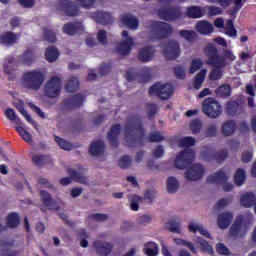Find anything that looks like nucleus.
<instances>
[{
    "mask_svg": "<svg viewBox=\"0 0 256 256\" xmlns=\"http://www.w3.org/2000/svg\"><path fill=\"white\" fill-rule=\"evenodd\" d=\"M145 126H143V120L141 116H132L129 121L124 125V137L129 147H137L145 145Z\"/></svg>",
    "mask_w": 256,
    "mask_h": 256,
    "instance_id": "1",
    "label": "nucleus"
},
{
    "mask_svg": "<svg viewBox=\"0 0 256 256\" xmlns=\"http://www.w3.org/2000/svg\"><path fill=\"white\" fill-rule=\"evenodd\" d=\"M205 53L207 57V65L215 67L211 70L209 79L210 81H219V79L223 77V71L221 69L227 67V61L225 60V57L219 55L217 47L211 44L205 48Z\"/></svg>",
    "mask_w": 256,
    "mask_h": 256,
    "instance_id": "2",
    "label": "nucleus"
},
{
    "mask_svg": "<svg viewBox=\"0 0 256 256\" xmlns=\"http://www.w3.org/2000/svg\"><path fill=\"white\" fill-rule=\"evenodd\" d=\"M44 81L45 74L39 70H31L22 75L23 87L29 91H39Z\"/></svg>",
    "mask_w": 256,
    "mask_h": 256,
    "instance_id": "3",
    "label": "nucleus"
},
{
    "mask_svg": "<svg viewBox=\"0 0 256 256\" xmlns=\"http://www.w3.org/2000/svg\"><path fill=\"white\" fill-rule=\"evenodd\" d=\"M150 31L155 39H169L173 35V26L167 22L151 21Z\"/></svg>",
    "mask_w": 256,
    "mask_h": 256,
    "instance_id": "4",
    "label": "nucleus"
},
{
    "mask_svg": "<svg viewBox=\"0 0 256 256\" xmlns=\"http://www.w3.org/2000/svg\"><path fill=\"white\" fill-rule=\"evenodd\" d=\"M202 111L210 119H217V117H221L223 107L215 98H206L202 103Z\"/></svg>",
    "mask_w": 256,
    "mask_h": 256,
    "instance_id": "5",
    "label": "nucleus"
},
{
    "mask_svg": "<svg viewBox=\"0 0 256 256\" xmlns=\"http://www.w3.org/2000/svg\"><path fill=\"white\" fill-rule=\"evenodd\" d=\"M148 93L151 96L155 95L156 97H159V99L167 101V99H171L173 93H175V89L173 88V85H171L170 83H156L149 88Z\"/></svg>",
    "mask_w": 256,
    "mask_h": 256,
    "instance_id": "6",
    "label": "nucleus"
},
{
    "mask_svg": "<svg viewBox=\"0 0 256 256\" xmlns=\"http://www.w3.org/2000/svg\"><path fill=\"white\" fill-rule=\"evenodd\" d=\"M86 171L87 170L83 167H80L78 170L68 169V174L70 175V177L61 178L60 184L67 186L71 185L72 181H75L76 183L87 185V183H89V179L85 175Z\"/></svg>",
    "mask_w": 256,
    "mask_h": 256,
    "instance_id": "7",
    "label": "nucleus"
},
{
    "mask_svg": "<svg viewBox=\"0 0 256 256\" xmlns=\"http://www.w3.org/2000/svg\"><path fill=\"white\" fill-rule=\"evenodd\" d=\"M158 17L162 21H177L183 17L181 7L177 5H170L165 8L158 9Z\"/></svg>",
    "mask_w": 256,
    "mask_h": 256,
    "instance_id": "8",
    "label": "nucleus"
},
{
    "mask_svg": "<svg viewBox=\"0 0 256 256\" xmlns=\"http://www.w3.org/2000/svg\"><path fill=\"white\" fill-rule=\"evenodd\" d=\"M44 95L48 99H57L61 95V78L52 76L44 86Z\"/></svg>",
    "mask_w": 256,
    "mask_h": 256,
    "instance_id": "9",
    "label": "nucleus"
},
{
    "mask_svg": "<svg viewBox=\"0 0 256 256\" xmlns=\"http://www.w3.org/2000/svg\"><path fill=\"white\" fill-rule=\"evenodd\" d=\"M195 161V152L191 149L183 150L179 153L174 161L176 169H187Z\"/></svg>",
    "mask_w": 256,
    "mask_h": 256,
    "instance_id": "10",
    "label": "nucleus"
},
{
    "mask_svg": "<svg viewBox=\"0 0 256 256\" xmlns=\"http://www.w3.org/2000/svg\"><path fill=\"white\" fill-rule=\"evenodd\" d=\"M201 157L204 161L223 163L229 157V152L226 149L215 151V148H207L201 152Z\"/></svg>",
    "mask_w": 256,
    "mask_h": 256,
    "instance_id": "11",
    "label": "nucleus"
},
{
    "mask_svg": "<svg viewBox=\"0 0 256 256\" xmlns=\"http://www.w3.org/2000/svg\"><path fill=\"white\" fill-rule=\"evenodd\" d=\"M164 57L167 61H175L181 55V48L179 42L170 40L164 44L163 48Z\"/></svg>",
    "mask_w": 256,
    "mask_h": 256,
    "instance_id": "12",
    "label": "nucleus"
},
{
    "mask_svg": "<svg viewBox=\"0 0 256 256\" xmlns=\"http://www.w3.org/2000/svg\"><path fill=\"white\" fill-rule=\"evenodd\" d=\"M229 180V177L223 170H219L215 172L214 174H211L207 177V183H222L224 184L223 190L226 193H229V191H233V184L227 183Z\"/></svg>",
    "mask_w": 256,
    "mask_h": 256,
    "instance_id": "13",
    "label": "nucleus"
},
{
    "mask_svg": "<svg viewBox=\"0 0 256 256\" xmlns=\"http://www.w3.org/2000/svg\"><path fill=\"white\" fill-rule=\"evenodd\" d=\"M58 9L65 14L66 17H77L80 13L79 6L71 0H59Z\"/></svg>",
    "mask_w": 256,
    "mask_h": 256,
    "instance_id": "14",
    "label": "nucleus"
},
{
    "mask_svg": "<svg viewBox=\"0 0 256 256\" xmlns=\"http://www.w3.org/2000/svg\"><path fill=\"white\" fill-rule=\"evenodd\" d=\"M87 99V96L78 93L76 95H71L63 100V105L65 109L73 110V109H79L80 107H83V104L85 103Z\"/></svg>",
    "mask_w": 256,
    "mask_h": 256,
    "instance_id": "15",
    "label": "nucleus"
},
{
    "mask_svg": "<svg viewBox=\"0 0 256 256\" xmlns=\"http://www.w3.org/2000/svg\"><path fill=\"white\" fill-rule=\"evenodd\" d=\"M205 175V168L201 164H193L191 168L186 171L187 181H199Z\"/></svg>",
    "mask_w": 256,
    "mask_h": 256,
    "instance_id": "16",
    "label": "nucleus"
},
{
    "mask_svg": "<svg viewBox=\"0 0 256 256\" xmlns=\"http://www.w3.org/2000/svg\"><path fill=\"white\" fill-rule=\"evenodd\" d=\"M232 237H245L247 226L243 224V215L238 216L230 228Z\"/></svg>",
    "mask_w": 256,
    "mask_h": 256,
    "instance_id": "17",
    "label": "nucleus"
},
{
    "mask_svg": "<svg viewBox=\"0 0 256 256\" xmlns=\"http://www.w3.org/2000/svg\"><path fill=\"white\" fill-rule=\"evenodd\" d=\"M40 201L49 209V211H59V209H61L59 203H57V201L51 197V194L45 190L40 191Z\"/></svg>",
    "mask_w": 256,
    "mask_h": 256,
    "instance_id": "18",
    "label": "nucleus"
},
{
    "mask_svg": "<svg viewBox=\"0 0 256 256\" xmlns=\"http://www.w3.org/2000/svg\"><path fill=\"white\" fill-rule=\"evenodd\" d=\"M119 135H121V124L113 125L108 132L107 139L111 147H119Z\"/></svg>",
    "mask_w": 256,
    "mask_h": 256,
    "instance_id": "19",
    "label": "nucleus"
},
{
    "mask_svg": "<svg viewBox=\"0 0 256 256\" xmlns=\"http://www.w3.org/2000/svg\"><path fill=\"white\" fill-rule=\"evenodd\" d=\"M93 247L97 255L107 256V255H111V251H113L114 246H113V243L97 240L93 243Z\"/></svg>",
    "mask_w": 256,
    "mask_h": 256,
    "instance_id": "20",
    "label": "nucleus"
},
{
    "mask_svg": "<svg viewBox=\"0 0 256 256\" xmlns=\"http://www.w3.org/2000/svg\"><path fill=\"white\" fill-rule=\"evenodd\" d=\"M63 33L70 36L79 35V33H83L84 28L81 22H68L64 24L62 28Z\"/></svg>",
    "mask_w": 256,
    "mask_h": 256,
    "instance_id": "21",
    "label": "nucleus"
},
{
    "mask_svg": "<svg viewBox=\"0 0 256 256\" xmlns=\"http://www.w3.org/2000/svg\"><path fill=\"white\" fill-rule=\"evenodd\" d=\"M92 18L96 23H99V25H111V23H113V16H111V13L109 12H94Z\"/></svg>",
    "mask_w": 256,
    "mask_h": 256,
    "instance_id": "22",
    "label": "nucleus"
},
{
    "mask_svg": "<svg viewBox=\"0 0 256 256\" xmlns=\"http://www.w3.org/2000/svg\"><path fill=\"white\" fill-rule=\"evenodd\" d=\"M19 37V34L7 31L0 35V43L1 45H5V47H11V45H15L19 41Z\"/></svg>",
    "mask_w": 256,
    "mask_h": 256,
    "instance_id": "23",
    "label": "nucleus"
},
{
    "mask_svg": "<svg viewBox=\"0 0 256 256\" xmlns=\"http://www.w3.org/2000/svg\"><path fill=\"white\" fill-rule=\"evenodd\" d=\"M0 246V256H19V251L11 250V247H15V241H1Z\"/></svg>",
    "mask_w": 256,
    "mask_h": 256,
    "instance_id": "24",
    "label": "nucleus"
},
{
    "mask_svg": "<svg viewBox=\"0 0 256 256\" xmlns=\"http://www.w3.org/2000/svg\"><path fill=\"white\" fill-rule=\"evenodd\" d=\"M185 15L188 19H201L205 17V10L204 7L192 5L186 8Z\"/></svg>",
    "mask_w": 256,
    "mask_h": 256,
    "instance_id": "25",
    "label": "nucleus"
},
{
    "mask_svg": "<svg viewBox=\"0 0 256 256\" xmlns=\"http://www.w3.org/2000/svg\"><path fill=\"white\" fill-rule=\"evenodd\" d=\"M153 57H155V49H153V46L143 47L138 54V59L142 61V63H149V61L153 60Z\"/></svg>",
    "mask_w": 256,
    "mask_h": 256,
    "instance_id": "26",
    "label": "nucleus"
},
{
    "mask_svg": "<svg viewBox=\"0 0 256 256\" xmlns=\"http://www.w3.org/2000/svg\"><path fill=\"white\" fill-rule=\"evenodd\" d=\"M241 109V103H239L237 100H232L226 103L225 113L228 115V117H236V115L241 113Z\"/></svg>",
    "mask_w": 256,
    "mask_h": 256,
    "instance_id": "27",
    "label": "nucleus"
},
{
    "mask_svg": "<svg viewBox=\"0 0 256 256\" xmlns=\"http://www.w3.org/2000/svg\"><path fill=\"white\" fill-rule=\"evenodd\" d=\"M134 45L133 38H128L117 44L116 51L119 55H129L131 53V49Z\"/></svg>",
    "mask_w": 256,
    "mask_h": 256,
    "instance_id": "28",
    "label": "nucleus"
},
{
    "mask_svg": "<svg viewBox=\"0 0 256 256\" xmlns=\"http://www.w3.org/2000/svg\"><path fill=\"white\" fill-rule=\"evenodd\" d=\"M120 23L128 29H137L139 27V20L132 15L124 14L120 17Z\"/></svg>",
    "mask_w": 256,
    "mask_h": 256,
    "instance_id": "29",
    "label": "nucleus"
},
{
    "mask_svg": "<svg viewBox=\"0 0 256 256\" xmlns=\"http://www.w3.org/2000/svg\"><path fill=\"white\" fill-rule=\"evenodd\" d=\"M213 29V24L207 20H200L196 23V31L200 33V35H211Z\"/></svg>",
    "mask_w": 256,
    "mask_h": 256,
    "instance_id": "30",
    "label": "nucleus"
},
{
    "mask_svg": "<svg viewBox=\"0 0 256 256\" xmlns=\"http://www.w3.org/2000/svg\"><path fill=\"white\" fill-rule=\"evenodd\" d=\"M237 131V122L234 120H227L221 126V133L224 137H231Z\"/></svg>",
    "mask_w": 256,
    "mask_h": 256,
    "instance_id": "31",
    "label": "nucleus"
},
{
    "mask_svg": "<svg viewBox=\"0 0 256 256\" xmlns=\"http://www.w3.org/2000/svg\"><path fill=\"white\" fill-rule=\"evenodd\" d=\"M104 152H105V142H103V140H97L91 143L89 148L90 155L99 157V155H103Z\"/></svg>",
    "mask_w": 256,
    "mask_h": 256,
    "instance_id": "32",
    "label": "nucleus"
},
{
    "mask_svg": "<svg viewBox=\"0 0 256 256\" xmlns=\"http://www.w3.org/2000/svg\"><path fill=\"white\" fill-rule=\"evenodd\" d=\"M233 221V213L224 212L218 216V227L220 229H227Z\"/></svg>",
    "mask_w": 256,
    "mask_h": 256,
    "instance_id": "33",
    "label": "nucleus"
},
{
    "mask_svg": "<svg viewBox=\"0 0 256 256\" xmlns=\"http://www.w3.org/2000/svg\"><path fill=\"white\" fill-rule=\"evenodd\" d=\"M240 203L242 207H246L247 209H249V207H253V205L256 203L255 193L247 192L246 194L242 195Z\"/></svg>",
    "mask_w": 256,
    "mask_h": 256,
    "instance_id": "34",
    "label": "nucleus"
},
{
    "mask_svg": "<svg viewBox=\"0 0 256 256\" xmlns=\"http://www.w3.org/2000/svg\"><path fill=\"white\" fill-rule=\"evenodd\" d=\"M32 162L34 163V165H36V167H43L51 163V156L34 154L32 155Z\"/></svg>",
    "mask_w": 256,
    "mask_h": 256,
    "instance_id": "35",
    "label": "nucleus"
},
{
    "mask_svg": "<svg viewBox=\"0 0 256 256\" xmlns=\"http://www.w3.org/2000/svg\"><path fill=\"white\" fill-rule=\"evenodd\" d=\"M21 223V217L17 212H12L8 214L6 218V224L10 229H17V226Z\"/></svg>",
    "mask_w": 256,
    "mask_h": 256,
    "instance_id": "36",
    "label": "nucleus"
},
{
    "mask_svg": "<svg viewBox=\"0 0 256 256\" xmlns=\"http://www.w3.org/2000/svg\"><path fill=\"white\" fill-rule=\"evenodd\" d=\"M188 230L190 231V233H197V231H198V233H200V235H203L207 239H211V234L207 231V229H205L201 225H197V224H194V223H189L188 224Z\"/></svg>",
    "mask_w": 256,
    "mask_h": 256,
    "instance_id": "37",
    "label": "nucleus"
},
{
    "mask_svg": "<svg viewBox=\"0 0 256 256\" xmlns=\"http://www.w3.org/2000/svg\"><path fill=\"white\" fill-rule=\"evenodd\" d=\"M45 57L48 63H55L59 59V50L55 46L49 47L46 49Z\"/></svg>",
    "mask_w": 256,
    "mask_h": 256,
    "instance_id": "38",
    "label": "nucleus"
},
{
    "mask_svg": "<svg viewBox=\"0 0 256 256\" xmlns=\"http://www.w3.org/2000/svg\"><path fill=\"white\" fill-rule=\"evenodd\" d=\"M79 89V79L71 76L66 83L65 90L67 93H75Z\"/></svg>",
    "mask_w": 256,
    "mask_h": 256,
    "instance_id": "39",
    "label": "nucleus"
},
{
    "mask_svg": "<svg viewBox=\"0 0 256 256\" xmlns=\"http://www.w3.org/2000/svg\"><path fill=\"white\" fill-rule=\"evenodd\" d=\"M144 252L147 256L159 255V246L155 242H148L144 245Z\"/></svg>",
    "mask_w": 256,
    "mask_h": 256,
    "instance_id": "40",
    "label": "nucleus"
},
{
    "mask_svg": "<svg viewBox=\"0 0 256 256\" xmlns=\"http://www.w3.org/2000/svg\"><path fill=\"white\" fill-rule=\"evenodd\" d=\"M20 59L23 65H31L35 59V52L32 49H28L20 55Z\"/></svg>",
    "mask_w": 256,
    "mask_h": 256,
    "instance_id": "41",
    "label": "nucleus"
},
{
    "mask_svg": "<svg viewBox=\"0 0 256 256\" xmlns=\"http://www.w3.org/2000/svg\"><path fill=\"white\" fill-rule=\"evenodd\" d=\"M207 14H208V17L223 15V9L217 6L207 5V6H204V15H207Z\"/></svg>",
    "mask_w": 256,
    "mask_h": 256,
    "instance_id": "42",
    "label": "nucleus"
},
{
    "mask_svg": "<svg viewBox=\"0 0 256 256\" xmlns=\"http://www.w3.org/2000/svg\"><path fill=\"white\" fill-rule=\"evenodd\" d=\"M216 95H218V97H222V99L231 97V86L228 84L221 85L216 89Z\"/></svg>",
    "mask_w": 256,
    "mask_h": 256,
    "instance_id": "43",
    "label": "nucleus"
},
{
    "mask_svg": "<svg viewBox=\"0 0 256 256\" xmlns=\"http://www.w3.org/2000/svg\"><path fill=\"white\" fill-rule=\"evenodd\" d=\"M245 179H247V175L245 174V170L239 168L236 170L234 174V182L238 187H241L243 183H245Z\"/></svg>",
    "mask_w": 256,
    "mask_h": 256,
    "instance_id": "44",
    "label": "nucleus"
},
{
    "mask_svg": "<svg viewBox=\"0 0 256 256\" xmlns=\"http://www.w3.org/2000/svg\"><path fill=\"white\" fill-rule=\"evenodd\" d=\"M205 75H207V70H201L194 78L193 87L196 90H199L205 81Z\"/></svg>",
    "mask_w": 256,
    "mask_h": 256,
    "instance_id": "45",
    "label": "nucleus"
},
{
    "mask_svg": "<svg viewBox=\"0 0 256 256\" xmlns=\"http://www.w3.org/2000/svg\"><path fill=\"white\" fill-rule=\"evenodd\" d=\"M174 242L176 245H180L181 247H187L189 251H191V253H193L194 255L197 254V249L195 248V244H193L192 242H188L181 238H175Z\"/></svg>",
    "mask_w": 256,
    "mask_h": 256,
    "instance_id": "46",
    "label": "nucleus"
},
{
    "mask_svg": "<svg viewBox=\"0 0 256 256\" xmlns=\"http://www.w3.org/2000/svg\"><path fill=\"white\" fill-rule=\"evenodd\" d=\"M179 190V181L175 177L171 176L167 179V191L168 193H177Z\"/></svg>",
    "mask_w": 256,
    "mask_h": 256,
    "instance_id": "47",
    "label": "nucleus"
},
{
    "mask_svg": "<svg viewBox=\"0 0 256 256\" xmlns=\"http://www.w3.org/2000/svg\"><path fill=\"white\" fill-rule=\"evenodd\" d=\"M180 37H183L188 43H193L197 39V33L193 30H181L179 32Z\"/></svg>",
    "mask_w": 256,
    "mask_h": 256,
    "instance_id": "48",
    "label": "nucleus"
},
{
    "mask_svg": "<svg viewBox=\"0 0 256 256\" xmlns=\"http://www.w3.org/2000/svg\"><path fill=\"white\" fill-rule=\"evenodd\" d=\"M145 139L148 143H161V141H165V137L159 131L150 133Z\"/></svg>",
    "mask_w": 256,
    "mask_h": 256,
    "instance_id": "49",
    "label": "nucleus"
},
{
    "mask_svg": "<svg viewBox=\"0 0 256 256\" xmlns=\"http://www.w3.org/2000/svg\"><path fill=\"white\" fill-rule=\"evenodd\" d=\"M15 129L17 133H19L20 137H22V139L26 141V143H31V141H33V137L31 136V133L25 130L23 126H16Z\"/></svg>",
    "mask_w": 256,
    "mask_h": 256,
    "instance_id": "50",
    "label": "nucleus"
},
{
    "mask_svg": "<svg viewBox=\"0 0 256 256\" xmlns=\"http://www.w3.org/2000/svg\"><path fill=\"white\" fill-rule=\"evenodd\" d=\"M55 141L59 145L60 149H63L64 151H71V149H73V145L71 143L59 136H55Z\"/></svg>",
    "mask_w": 256,
    "mask_h": 256,
    "instance_id": "51",
    "label": "nucleus"
},
{
    "mask_svg": "<svg viewBox=\"0 0 256 256\" xmlns=\"http://www.w3.org/2000/svg\"><path fill=\"white\" fill-rule=\"evenodd\" d=\"M151 81V69L144 67L141 69L139 83H149Z\"/></svg>",
    "mask_w": 256,
    "mask_h": 256,
    "instance_id": "52",
    "label": "nucleus"
},
{
    "mask_svg": "<svg viewBox=\"0 0 256 256\" xmlns=\"http://www.w3.org/2000/svg\"><path fill=\"white\" fill-rule=\"evenodd\" d=\"M197 243L202 247V251H205L209 255H213V246L209 245L207 240L198 237Z\"/></svg>",
    "mask_w": 256,
    "mask_h": 256,
    "instance_id": "53",
    "label": "nucleus"
},
{
    "mask_svg": "<svg viewBox=\"0 0 256 256\" xmlns=\"http://www.w3.org/2000/svg\"><path fill=\"white\" fill-rule=\"evenodd\" d=\"M146 109L148 111V119L153 120L155 119V115H157L158 107L157 104L155 103H147L146 104Z\"/></svg>",
    "mask_w": 256,
    "mask_h": 256,
    "instance_id": "54",
    "label": "nucleus"
},
{
    "mask_svg": "<svg viewBox=\"0 0 256 256\" xmlns=\"http://www.w3.org/2000/svg\"><path fill=\"white\" fill-rule=\"evenodd\" d=\"M5 117H7L9 121H15L17 125L21 124V119L18 118L13 108L6 109Z\"/></svg>",
    "mask_w": 256,
    "mask_h": 256,
    "instance_id": "55",
    "label": "nucleus"
},
{
    "mask_svg": "<svg viewBox=\"0 0 256 256\" xmlns=\"http://www.w3.org/2000/svg\"><path fill=\"white\" fill-rule=\"evenodd\" d=\"M202 128L203 123L199 119H195L190 123V129L194 135H197V133H201Z\"/></svg>",
    "mask_w": 256,
    "mask_h": 256,
    "instance_id": "56",
    "label": "nucleus"
},
{
    "mask_svg": "<svg viewBox=\"0 0 256 256\" xmlns=\"http://www.w3.org/2000/svg\"><path fill=\"white\" fill-rule=\"evenodd\" d=\"M131 157L129 155H124L120 158L118 165L120 169H129L131 167Z\"/></svg>",
    "mask_w": 256,
    "mask_h": 256,
    "instance_id": "57",
    "label": "nucleus"
},
{
    "mask_svg": "<svg viewBox=\"0 0 256 256\" xmlns=\"http://www.w3.org/2000/svg\"><path fill=\"white\" fill-rule=\"evenodd\" d=\"M168 229L170 233H181V222L170 220L168 222Z\"/></svg>",
    "mask_w": 256,
    "mask_h": 256,
    "instance_id": "58",
    "label": "nucleus"
},
{
    "mask_svg": "<svg viewBox=\"0 0 256 256\" xmlns=\"http://www.w3.org/2000/svg\"><path fill=\"white\" fill-rule=\"evenodd\" d=\"M195 143H196L195 138H193L191 136H187V137L180 139L179 146L180 147H193V145H195Z\"/></svg>",
    "mask_w": 256,
    "mask_h": 256,
    "instance_id": "59",
    "label": "nucleus"
},
{
    "mask_svg": "<svg viewBox=\"0 0 256 256\" xmlns=\"http://www.w3.org/2000/svg\"><path fill=\"white\" fill-rule=\"evenodd\" d=\"M203 67V61L199 58L193 59L190 65V73H197Z\"/></svg>",
    "mask_w": 256,
    "mask_h": 256,
    "instance_id": "60",
    "label": "nucleus"
},
{
    "mask_svg": "<svg viewBox=\"0 0 256 256\" xmlns=\"http://www.w3.org/2000/svg\"><path fill=\"white\" fill-rule=\"evenodd\" d=\"M217 124H210L204 131L205 137H216L217 136Z\"/></svg>",
    "mask_w": 256,
    "mask_h": 256,
    "instance_id": "61",
    "label": "nucleus"
},
{
    "mask_svg": "<svg viewBox=\"0 0 256 256\" xmlns=\"http://www.w3.org/2000/svg\"><path fill=\"white\" fill-rule=\"evenodd\" d=\"M143 201V197L134 195L130 201V209L132 211H139V204Z\"/></svg>",
    "mask_w": 256,
    "mask_h": 256,
    "instance_id": "62",
    "label": "nucleus"
},
{
    "mask_svg": "<svg viewBox=\"0 0 256 256\" xmlns=\"http://www.w3.org/2000/svg\"><path fill=\"white\" fill-rule=\"evenodd\" d=\"M44 39L48 41V43H55L57 41V36L53 30L44 29Z\"/></svg>",
    "mask_w": 256,
    "mask_h": 256,
    "instance_id": "63",
    "label": "nucleus"
},
{
    "mask_svg": "<svg viewBox=\"0 0 256 256\" xmlns=\"http://www.w3.org/2000/svg\"><path fill=\"white\" fill-rule=\"evenodd\" d=\"M88 219L92 221L103 222V221H107V219H109V216L107 214L94 213V214H90L88 216Z\"/></svg>",
    "mask_w": 256,
    "mask_h": 256,
    "instance_id": "64",
    "label": "nucleus"
}]
</instances>
